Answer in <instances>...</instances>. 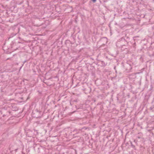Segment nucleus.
Returning a JSON list of instances; mask_svg holds the SVG:
<instances>
[{
    "mask_svg": "<svg viewBox=\"0 0 154 154\" xmlns=\"http://www.w3.org/2000/svg\"><path fill=\"white\" fill-rule=\"evenodd\" d=\"M122 64L125 70L127 72H130L132 68L134 66H135V65L131 61H128L125 63H122Z\"/></svg>",
    "mask_w": 154,
    "mask_h": 154,
    "instance_id": "obj_1",
    "label": "nucleus"
},
{
    "mask_svg": "<svg viewBox=\"0 0 154 154\" xmlns=\"http://www.w3.org/2000/svg\"><path fill=\"white\" fill-rule=\"evenodd\" d=\"M42 114V112L37 109L33 110L32 112V116L34 118H40Z\"/></svg>",
    "mask_w": 154,
    "mask_h": 154,
    "instance_id": "obj_2",
    "label": "nucleus"
},
{
    "mask_svg": "<svg viewBox=\"0 0 154 154\" xmlns=\"http://www.w3.org/2000/svg\"><path fill=\"white\" fill-rule=\"evenodd\" d=\"M82 89L84 91L86 94L90 93L91 91V88L86 84L83 85L82 88Z\"/></svg>",
    "mask_w": 154,
    "mask_h": 154,
    "instance_id": "obj_3",
    "label": "nucleus"
},
{
    "mask_svg": "<svg viewBox=\"0 0 154 154\" xmlns=\"http://www.w3.org/2000/svg\"><path fill=\"white\" fill-rule=\"evenodd\" d=\"M126 44L127 45V43L124 40L123 37L120 39L116 43V46L119 47L122 46H125Z\"/></svg>",
    "mask_w": 154,
    "mask_h": 154,
    "instance_id": "obj_4",
    "label": "nucleus"
},
{
    "mask_svg": "<svg viewBox=\"0 0 154 154\" xmlns=\"http://www.w3.org/2000/svg\"><path fill=\"white\" fill-rule=\"evenodd\" d=\"M14 43L11 42V43L9 47H8V48H6V45H5V44L4 45V46L3 47V48H5V49H4V50H8V51H7L6 52L8 54L11 53L12 51H14V50H15L14 49H12V48H13V46L14 45Z\"/></svg>",
    "mask_w": 154,
    "mask_h": 154,
    "instance_id": "obj_5",
    "label": "nucleus"
},
{
    "mask_svg": "<svg viewBox=\"0 0 154 154\" xmlns=\"http://www.w3.org/2000/svg\"><path fill=\"white\" fill-rule=\"evenodd\" d=\"M26 135L28 137H33V131L28 130L26 132Z\"/></svg>",
    "mask_w": 154,
    "mask_h": 154,
    "instance_id": "obj_6",
    "label": "nucleus"
},
{
    "mask_svg": "<svg viewBox=\"0 0 154 154\" xmlns=\"http://www.w3.org/2000/svg\"><path fill=\"white\" fill-rule=\"evenodd\" d=\"M14 30H16V31L12 33L10 35V38H12L14 36L16 35L19 31V28L16 27L14 28Z\"/></svg>",
    "mask_w": 154,
    "mask_h": 154,
    "instance_id": "obj_7",
    "label": "nucleus"
},
{
    "mask_svg": "<svg viewBox=\"0 0 154 154\" xmlns=\"http://www.w3.org/2000/svg\"><path fill=\"white\" fill-rule=\"evenodd\" d=\"M140 73V72L134 73L129 74L128 75V78L130 79H134L136 77V75Z\"/></svg>",
    "mask_w": 154,
    "mask_h": 154,
    "instance_id": "obj_8",
    "label": "nucleus"
},
{
    "mask_svg": "<svg viewBox=\"0 0 154 154\" xmlns=\"http://www.w3.org/2000/svg\"><path fill=\"white\" fill-rule=\"evenodd\" d=\"M72 132L71 133V134L73 135V138H75V137H77L79 138L78 139H79L80 138V137L78 135V132H77V130H74L73 132V133H76L75 134H72Z\"/></svg>",
    "mask_w": 154,
    "mask_h": 154,
    "instance_id": "obj_9",
    "label": "nucleus"
},
{
    "mask_svg": "<svg viewBox=\"0 0 154 154\" xmlns=\"http://www.w3.org/2000/svg\"><path fill=\"white\" fill-rule=\"evenodd\" d=\"M123 38L124 40H125V42H126L127 43V45H128V43H129V42L130 40V38L129 37L126 35H125L124 37H123Z\"/></svg>",
    "mask_w": 154,
    "mask_h": 154,
    "instance_id": "obj_10",
    "label": "nucleus"
},
{
    "mask_svg": "<svg viewBox=\"0 0 154 154\" xmlns=\"http://www.w3.org/2000/svg\"><path fill=\"white\" fill-rule=\"evenodd\" d=\"M88 70H90L92 72L94 71L95 70V68L92 65H90V66H88Z\"/></svg>",
    "mask_w": 154,
    "mask_h": 154,
    "instance_id": "obj_11",
    "label": "nucleus"
},
{
    "mask_svg": "<svg viewBox=\"0 0 154 154\" xmlns=\"http://www.w3.org/2000/svg\"><path fill=\"white\" fill-rule=\"evenodd\" d=\"M125 46H121V50H122V51H124L125 50H126V51L127 52L128 51V49L127 48H125Z\"/></svg>",
    "mask_w": 154,
    "mask_h": 154,
    "instance_id": "obj_12",
    "label": "nucleus"
},
{
    "mask_svg": "<svg viewBox=\"0 0 154 154\" xmlns=\"http://www.w3.org/2000/svg\"><path fill=\"white\" fill-rule=\"evenodd\" d=\"M33 137L34 136L38 134V132L37 130H33Z\"/></svg>",
    "mask_w": 154,
    "mask_h": 154,
    "instance_id": "obj_13",
    "label": "nucleus"
},
{
    "mask_svg": "<svg viewBox=\"0 0 154 154\" xmlns=\"http://www.w3.org/2000/svg\"><path fill=\"white\" fill-rule=\"evenodd\" d=\"M101 103H99L97 104V105H100V109L101 110H103V105Z\"/></svg>",
    "mask_w": 154,
    "mask_h": 154,
    "instance_id": "obj_14",
    "label": "nucleus"
},
{
    "mask_svg": "<svg viewBox=\"0 0 154 154\" xmlns=\"http://www.w3.org/2000/svg\"><path fill=\"white\" fill-rule=\"evenodd\" d=\"M149 109L152 112H154V106L153 105L149 108Z\"/></svg>",
    "mask_w": 154,
    "mask_h": 154,
    "instance_id": "obj_15",
    "label": "nucleus"
},
{
    "mask_svg": "<svg viewBox=\"0 0 154 154\" xmlns=\"http://www.w3.org/2000/svg\"><path fill=\"white\" fill-rule=\"evenodd\" d=\"M101 66H105L107 64L106 63L103 61H101Z\"/></svg>",
    "mask_w": 154,
    "mask_h": 154,
    "instance_id": "obj_16",
    "label": "nucleus"
},
{
    "mask_svg": "<svg viewBox=\"0 0 154 154\" xmlns=\"http://www.w3.org/2000/svg\"><path fill=\"white\" fill-rule=\"evenodd\" d=\"M136 45V43L135 42H134V43L133 44L132 46L133 47V48H135Z\"/></svg>",
    "mask_w": 154,
    "mask_h": 154,
    "instance_id": "obj_17",
    "label": "nucleus"
},
{
    "mask_svg": "<svg viewBox=\"0 0 154 154\" xmlns=\"http://www.w3.org/2000/svg\"><path fill=\"white\" fill-rule=\"evenodd\" d=\"M102 39H104L106 41V42H107V38H106V37H104Z\"/></svg>",
    "mask_w": 154,
    "mask_h": 154,
    "instance_id": "obj_18",
    "label": "nucleus"
},
{
    "mask_svg": "<svg viewBox=\"0 0 154 154\" xmlns=\"http://www.w3.org/2000/svg\"><path fill=\"white\" fill-rule=\"evenodd\" d=\"M131 146H132L133 148H134L135 147V146H134V145H133V144L132 142H131Z\"/></svg>",
    "mask_w": 154,
    "mask_h": 154,
    "instance_id": "obj_19",
    "label": "nucleus"
},
{
    "mask_svg": "<svg viewBox=\"0 0 154 154\" xmlns=\"http://www.w3.org/2000/svg\"><path fill=\"white\" fill-rule=\"evenodd\" d=\"M92 101L94 102H95L96 101V100L95 98H93L92 100Z\"/></svg>",
    "mask_w": 154,
    "mask_h": 154,
    "instance_id": "obj_20",
    "label": "nucleus"
},
{
    "mask_svg": "<svg viewBox=\"0 0 154 154\" xmlns=\"http://www.w3.org/2000/svg\"><path fill=\"white\" fill-rule=\"evenodd\" d=\"M97 0H91V1L95 3L96 2Z\"/></svg>",
    "mask_w": 154,
    "mask_h": 154,
    "instance_id": "obj_21",
    "label": "nucleus"
},
{
    "mask_svg": "<svg viewBox=\"0 0 154 154\" xmlns=\"http://www.w3.org/2000/svg\"><path fill=\"white\" fill-rule=\"evenodd\" d=\"M11 144L9 146V149L10 150H11Z\"/></svg>",
    "mask_w": 154,
    "mask_h": 154,
    "instance_id": "obj_22",
    "label": "nucleus"
},
{
    "mask_svg": "<svg viewBox=\"0 0 154 154\" xmlns=\"http://www.w3.org/2000/svg\"><path fill=\"white\" fill-rule=\"evenodd\" d=\"M26 62H27V60H25V61L23 62V64H24V63H25Z\"/></svg>",
    "mask_w": 154,
    "mask_h": 154,
    "instance_id": "obj_23",
    "label": "nucleus"
},
{
    "mask_svg": "<svg viewBox=\"0 0 154 154\" xmlns=\"http://www.w3.org/2000/svg\"><path fill=\"white\" fill-rule=\"evenodd\" d=\"M17 108H16L15 109H13V111H16V110H17Z\"/></svg>",
    "mask_w": 154,
    "mask_h": 154,
    "instance_id": "obj_24",
    "label": "nucleus"
},
{
    "mask_svg": "<svg viewBox=\"0 0 154 154\" xmlns=\"http://www.w3.org/2000/svg\"><path fill=\"white\" fill-rule=\"evenodd\" d=\"M8 112L9 114L10 113V112L9 111Z\"/></svg>",
    "mask_w": 154,
    "mask_h": 154,
    "instance_id": "obj_25",
    "label": "nucleus"
},
{
    "mask_svg": "<svg viewBox=\"0 0 154 154\" xmlns=\"http://www.w3.org/2000/svg\"><path fill=\"white\" fill-rule=\"evenodd\" d=\"M153 36L154 37V32H153Z\"/></svg>",
    "mask_w": 154,
    "mask_h": 154,
    "instance_id": "obj_26",
    "label": "nucleus"
},
{
    "mask_svg": "<svg viewBox=\"0 0 154 154\" xmlns=\"http://www.w3.org/2000/svg\"><path fill=\"white\" fill-rule=\"evenodd\" d=\"M6 116V115H3V116Z\"/></svg>",
    "mask_w": 154,
    "mask_h": 154,
    "instance_id": "obj_27",
    "label": "nucleus"
},
{
    "mask_svg": "<svg viewBox=\"0 0 154 154\" xmlns=\"http://www.w3.org/2000/svg\"><path fill=\"white\" fill-rule=\"evenodd\" d=\"M134 141L135 142H136V140H134Z\"/></svg>",
    "mask_w": 154,
    "mask_h": 154,
    "instance_id": "obj_28",
    "label": "nucleus"
},
{
    "mask_svg": "<svg viewBox=\"0 0 154 154\" xmlns=\"http://www.w3.org/2000/svg\"><path fill=\"white\" fill-rule=\"evenodd\" d=\"M84 128H82V129H83Z\"/></svg>",
    "mask_w": 154,
    "mask_h": 154,
    "instance_id": "obj_29",
    "label": "nucleus"
},
{
    "mask_svg": "<svg viewBox=\"0 0 154 154\" xmlns=\"http://www.w3.org/2000/svg\"><path fill=\"white\" fill-rule=\"evenodd\" d=\"M87 128H85V129H87Z\"/></svg>",
    "mask_w": 154,
    "mask_h": 154,
    "instance_id": "obj_30",
    "label": "nucleus"
},
{
    "mask_svg": "<svg viewBox=\"0 0 154 154\" xmlns=\"http://www.w3.org/2000/svg\"><path fill=\"white\" fill-rule=\"evenodd\" d=\"M74 101H75V100H74Z\"/></svg>",
    "mask_w": 154,
    "mask_h": 154,
    "instance_id": "obj_31",
    "label": "nucleus"
},
{
    "mask_svg": "<svg viewBox=\"0 0 154 154\" xmlns=\"http://www.w3.org/2000/svg\"><path fill=\"white\" fill-rule=\"evenodd\" d=\"M138 138H140V137H138Z\"/></svg>",
    "mask_w": 154,
    "mask_h": 154,
    "instance_id": "obj_32",
    "label": "nucleus"
}]
</instances>
